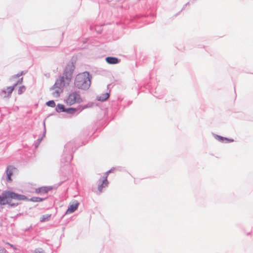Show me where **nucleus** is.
I'll return each mask as SVG.
<instances>
[{
    "mask_svg": "<svg viewBox=\"0 0 253 253\" xmlns=\"http://www.w3.org/2000/svg\"><path fill=\"white\" fill-rule=\"evenodd\" d=\"M43 199L39 197H33L30 199V201L34 202H40L42 201Z\"/></svg>",
    "mask_w": 253,
    "mask_h": 253,
    "instance_id": "obj_18",
    "label": "nucleus"
},
{
    "mask_svg": "<svg viewBox=\"0 0 253 253\" xmlns=\"http://www.w3.org/2000/svg\"><path fill=\"white\" fill-rule=\"evenodd\" d=\"M26 90V87L25 86H21L19 88L18 93L21 94Z\"/></svg>",
    "mask_w": 253,
    "mask_h": 253,
    "instance_id": "obj_21",
    "label": "nucleus"
},
{
    "mask_svg": "<svg viewBox=\"0 0 253 253\" xmlns=\"http://www.w3.org/2000/svg\"><path fill=\"white\" fill-rule=\"evenodd\" d=\"M105 60L109 64H116L120 61L118 58L114 57H107Z\"/></svg>",
    "mask_w": 253,
    "mask_h": 253,
    "instance_id": "obj_12",
    "label": "nucleus"
},
{
    "mask_svg": "<svg viewBox=\"0 0 253 253\" xmlns=\"http://www.w3.org/2000/svg\"><path fill=\"white\" fill-rule=\"evenodd\" d=\"M91 84L90 77L89 73L84 72L76 76L74 80L75 86L79 89H87Z\"/></svg>",
    "mask_w": 253,
    "mask_h": 253,
    "instance_id": "obj_1",
    "label": "nucleus"
},
{
    "mask_svg": "<svg viewBox=\"0 0 253 253\" xmlns=\"http://www.w3.org/2000/svg\"><path fill=\"white\" fill-rule=\"evenodd\" d=\"M23 72H21V73H18L16 75H15L13 76H12V77L9 79V81L10 82H13V84H12V86H14V87L18 84H21L22 83V82H23V78H21V79H19L17 81H15V80L20 77L21 76H22L23 75Z\"/></svg>",
    "mask_w": 253,
    "mask_h": 253,
    "instance_id": "obj_8",
    "label": "nucleus"
},
{
    "mask_svg": "<svg viewBox=\"0 0 253 253\" xmlns=\"http://www.w3.org/2000/svg\"><path fill=\"white\" fill-rule=\"evenodd\" d=\"M14 89V86L11 85L3 88L0 91V96L2 98H9Z\"/></svg>",
    "mask_w": 253,
    "mask_h": 253,
    "instance_id": "obj_7",
    "label": "nucleus"
},
{
    "mask_svg": "<svg viewBox=\"0 0 253 253\" xmlns=\"http://www.w3.org/2000/svg\"><path fill=\"white\" fill-rule=\"evenodd\" d=\"M50 189L49 187H42L36 189V193L37 194H45L48 192V191Z\"/></svg>",
    "mask_w": 253,
    "mask_h": 253,
    "instance_id": "obj_13",
    "label": "nucleus"
},
{
    "mask_svg": "<svg viewBox=\"0 0 253 253\" xmlns=\"http://www.w3.org/2000/svg\"><path fill=\"white\" fill-rule=\"evenodd\" d=\"M51 214H45L42 215L40 218L41 222H45L48 221L50 218Z\"/></svg>",
    "mask_w": 253,
    "mask_h": 253,
    "instance_id": "obj_16",
    "label": "nucleus"
},
{
    "mask_svg": "<svg viewBox=\"0 0 253 253\" xmlns=\"http://www.w3.org/2000/svg\"><path fill=\"white\" fill-rule=\"evenodd\" d=\"M65 101L67 104L72 105L76 103H81L83 100L78 92L74 91L68 95Z\"/></svg>",
    "mask_w": 253,
    "mask_h": 253,
    "instance_id": "obj_4",
    "label": "nucleus"
},
{
    "mask_svg": "<svg viewBox=\"0 0 253 253\" xmlns=\"http://www.w3.org/2000/svg\"><path fill=\"white\" fill-rule=\"evenodd\" d=\"M69 85V79L64 80L63 78L58 77L54 84L50 88L51 94L55 98L59 97L64 88Z\"/></svg>",
    "mask_w": 253,
    "mask_h": 253,
    "instance_id": "obj_2",
    "label": "nucleus"
},
{
    "mask_svg": "<svg viewBox=\"0 0 253 253\" xmlns=\"http://www.w3.org/2000/svg\"><path fill=\"white\" fill-rule=\"evenodd\" d=\"M46 104L49 107H55V103L53 100H50V101H47L46 103Z\"/></svg>",
    "mask_w": 253,
    "mask_h": 253,
    "instance_id": "obj_20",
    "label": "nucleus"
},
{
    "mask_svg": "<svg viewBox=\"0 0 253 253\" xmlns=\"http://www.w3.org/2000/svg\"><path fill=\"white\" fill-rule=\"evenodd\" d=\"M79 203L77 201L74 202L72 204H70L66 211V213H71L74 212L78 208Z\"/></svg>",
    "mask_w": 253,
    "mask_h": 253,
    "instance_id": "obj_9",
    "label": "nucleus"
},
{
    "mask_svg": "<svg viewBox=\"0 0 253 253\" xmlns=\"http://www.w3.org/2000/svg\"><path fill=\"white\" fill-rule=\"evenodd\" d=\"M115 169H111L109 171H107L104 176L99 180V182L98 183V189L100 193H101L102 191V189L104 187L107 186L108 181H107V176L109 173L113 172Z\"/></svg>",
    "mask_w": 253,
    "mask_h": 253,
    "instance_id": "obj_6",
    "label": "nucleus"
},
{
    "mask_svg": "<svg viewBox=\"0 0 253 253\" xmlns=\"http://www.w3.org/2000/svg\"><path fill=\"white\" fill-rule=\"evenodd\" d=\"M213 136L216 140L221 142H224L225 141H226V142H232L234 141L233 139H230L215 134H213Z\"/></svg>",
    "mask_w": 253,
    "mask_h": 253,
    "instance_id": "obj_11",
    "label": "nucleus"
},
{
    "mask_svg": "<svg viewBox=\"0 0 253 253\" xmlns=\"http://www.w3.org/2000/svg\"><path fill=\"white\" fill-rule=\"evenodd\" d=\"M77 111V109L73 108H70L68 109H66L65 112L68 114H74Z\"/></svg>",
    "mask_w": 253,
    "mask_h": 253,
    "instance_id": "obj_17",
    "label": "nucleus"
},
{
    "mask_svg": "<svg viewBox=\"0 0 253 253\" xmlns=\"http://www.w3.org/2000/svg\"><path fill=\"white\" fill-rule=\"evenodd\" d=\"M43 126H44V131H43V136L42 138H39L38 139V142L37 143H38V144H40V143L41 142V141H42L43 138L45 136V134H46V129H45V123H43Z\"/></svg>",
    "mask_w": 253,
    "mask_h": 253,
    "instance_id": "obj_19",
    "label": "nucleus"
},
{
    "mask_svg": "<svg viewBox=\"0 0 253 253\" xmlns=\"http://www.w3.org/2000/svg\"><path fill=\"white\" fill-rule=\"evenodd\" d=\"M15 170V169L13 168L11 166H8L7 168V170L6 171V180L7 181H11L12 179L11 178V175L13 174V171Z\"/></svg>",
    "mask_w": 253,
    "mask_h": 253,
    "instance_id": "obj_10",
    "label": "nucleus"
},
{
    "mask_svg": "<svg viewBox=\"0 0 253 253\" xmlns=\"http://www.w3.org/2000/svg\"><path fill=\"white\" fill-rule=\"evenodd\" d=\"M39 145V144H38V143H37V144H36V147H38V145Z\"/></svg>",
    "mask_w": 253,
    "mask_h": 253,
    "instance_id": "obj_24",
    "label": "nucleus"
},
{
    "mask_svg": "<svg viewBox=\"0 0 253 253\" xmlns=\"http://www.w3.org/2000/svg\"><path fill=\"white\" fill-rule=\"evenodd\" d=\"M66 109L63 105L58 104L56 107V111L58 112H65Z\"/></svg>",
    "mask_w": 253,
    "mask_h": 253,
    "instance_id": "obj_15",
    "label": "nucleus"
},
{
    "mask_svg": "<svg viewBox=\"0 0 253 253\" xmlns=\"http://www.w3.org/2000/svg\"><path fill=\"white\" fill-rule=\"evenodd\" d=\"M109 97L108 93H103L99 96L97 97V100L101 101H104L106 100Z\"/></svg>",
    "mask_w": 253,
    "mask_h": 253,
    "instance_id": "obj_14",
    "label": "nucleus"
},
{
    "mask_svg": "<svg viewBox=\"0 0 253 253\" xmlns=\"http://www.w3.org/2000/svg\"><path fill=\"white\" fill-rule=\"evenodd\" d=\"M33 253H44L43 250L42 249H36Z\"/></svg>",
    "mask_w": 253,
    "mask_h": 253,
    "instance_id": "obj_23",
    "label": "nucleus"
},
{
    "mask_svg": "<svg viewBox=\"0 0 253 253\" xmlns=\"http://www.w3.org/2000/svg\"><path fill=\"white\" fill-rule=\"evenodd\" d=\"M1 198V205H6L10 203L12 199L17 200H24L26 199L24 195L18 194L10 191H4L0 196Z\"/></svg>",
    "mask_w": 253,
    "mask_h": 253,
    "instance_id": "obj_3",
    "label": "nucleus"
},
{
    "mask_svg": "<svg viewBox=\"0 0 253 253\" xmlns=\"http://www.w3.org/2000/svg\"><path fill=\"white\" fill-rule=\"evenodd\" d=\"M74 69L75 66L73 63L68 64L65 69L63 76H60L59 77L63 78L64 80L69 79V84H70Z\"/></svg>",
    "mask_w": 253,
    "mask_h": 253,
    "instance_id": "obj_5",
    "label": "nucleus"
},
{
    "mask_svg": "<svg viewBox=\"0 0 253 253\" xmlns=\"http://www.w3.org/2000/svg\"><path fill=\"white\" fill-rule=\"evenodd\" d=\"M92 105H93V103H88L87 105L83 106L81 107L82 108L81 109V111H82L83 110L85 109L86 108H90L92 106Z\"/></svg>",
    "mask_w": 253,
    "mask_h": 253,
    "instance_id": "obj_22",
    "label": "nucleus"
}]
</instances>
